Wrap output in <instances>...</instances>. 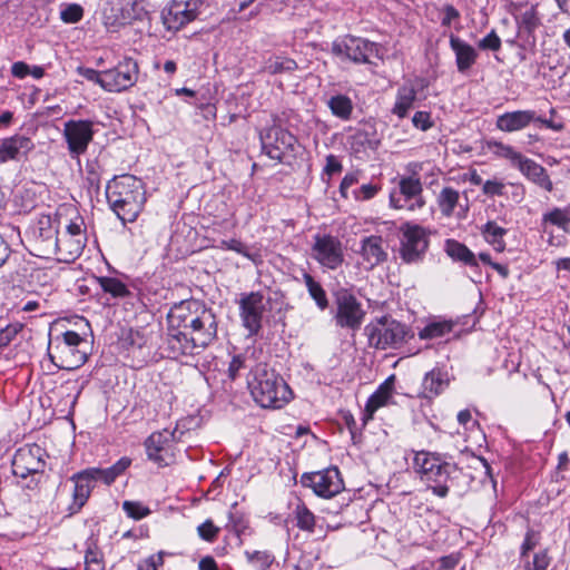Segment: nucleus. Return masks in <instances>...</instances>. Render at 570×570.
<instances>
[{"label":"nucleus","mask_w":570,"mask_h":570,"mask_svg":"<svg viewBox=\"0 0 570 570\" xmlns=\"http://www.w3.org/2000/svg\"><path fill=\"white\" fill-rule=\"evenodd\" d=\"M259 140L263 153L271 159L291 165L299 147L297 138L281 126L261 130Z\"/></svg>","instance_id":"obj_8"},{"label":"nucleus","mask_w":570,"mask_h":570,"mask_svg":"<svg viewBox=\"0 0 570 570\" xmlns=\"http://www.w3.org/2000/svg\"><path fill=\"white\" fill-rule=\"evenodd\" d=\"M336 325L342 328L358 330L363 323L365 312L357 298L345 288L335 293Z\"/></svg>","instance_id":"obj_18"},{"label":"nucleus","mask_w":570,"mask_h":570,"mask_svg":"<svg viewBox=\"0 0 570 570\" xmlns=\"http://www.w3.org/2000/svg\"><path fill=\"white\" fill-rule=\"evenodd\" d=\"M77 72L88 81L99 85L105 90L104 71H98L87 67H78Z\"/></svg>","instance_id":"obj_55"},{"label":"nucleus","mask_w":570,"mask_h":570,"mask_svg":"<svg viewBox=\"0 0 570 570\" xmlns=\"http://www.w3.org/2000/svg\"><path fill=\"white\" fill-rule=\"evenodd\" d=\"M138 62L129 57L120 60L114 68L104 70L105 90L121 92L131 88L138 80Z\"/></svg>","instance_id":"obj_22"},{"label":"nucleus","mask_w":570,"mask_h":570,"mask_svg":"<svg viewBox=\"0 0 570 570\" xmlns=\"http://www.w3.org/2000/svg\"><path fill=\"white\" fill-rule=\"evenodd\" d=\"M122 509L129 518L140 520L150 513V510L140 502L125 501Z\"/></svg>","instance_id":"obj_49"},{"label":"nucleus","mask_w":570,"mask_h":570,"mask_svg":"<svg viewBox=\"0 0 570 570\" xmlns=\"http://www.w3.org/2000/svg\"><path fill=\"white\" fill-rule=\"evenodd\" d=\"M444 250L453 261L461 262L470 267L479 266L474 253L459 240L446 239L444 244Z\"/></svg>","instance_id":"obj_33"},{"label":"nucleus","mask_w":570,"mask_h":570,"mask_svg":"<svg viewBox=\"0 0 570 570\" xmlns=\"http://www.w3.org/2000/svg\"><path fill=\"white\" fill-rule=\"evenodd\" d=\"M360 255L366 269H372L387 258L384 240L381 236L371 235L361 240Z\"/></svg>","instance_id":"obj_25"},{"label":"nucleus","mask_w":570,"mask_h":570,"mask_svg":"<svg viewBox=\"0 0 570 570\" xmlns=\"http://www.w3.org/2000/svg\"><path fill=\"white\" fill-rule=\"evenodd\" d=\"M460 193L452 187H444L438 196V205L443 216L451 217L459 204Z\"/></svg>","instance_id":"obj_39"},{"label":"nucleus","mask_w":570,"mask_h":570,"mask_svg":"<svg viewBox=\"0 0 570 570\" xmlns=\"http://www.w3.org/2000/svg\"><path fill=\"white\" fill-rule=\"evenodd\" d=\"M539 543L538 534L529 529L524 535V540L521 544V557H525L531 550H533Z\"/></svg>","instance_id":"obj_59"},{"label":"nucleus","mask_w":570,"mask_h":570,"mask_svg":"<svg viewBox=\"0 0 570 570\" xmlns=\"http://www.w3.org/2000/svg\"><path fill=\"white\" fill-rule=\"evenodd\" d=\"M505 185L498 179H489L484 181L482 191L484 195L489 197L494 196H503L504 195Z\"/></svg>","instance_id":"obj_56"},{"label":"nucleus","mask_w":570,"mask_h":570,"mask_svg":"<svg viewBox=\"0 0 570 570\" xmlns=\"http://www.w3.org/2000/svg\"><path fill=\"white\" fill-rule=\"evenodd\" d=\"M164 563L163 553L153 554L138 564V570H157Z\"/></svg>","instance_id":"obj_62"},{"label":"nucleus","mask_w":570,"mask_h":570,"mask_svg":"<svg viewBox=\"0 0 570 570\" xmlns=\"http://www.w3.org/2000/svg\"><path fill=\"white\" fill-rule=\"evenodd\" d=\"M245 361L246 360L242 354L235 355L232 358L227 370V375L232 381H234L238 376L240 370L247 367Z\"/></svg>","instance_id":"obj_58"},{"label":"nucleus","mask_w":570,"mask_h":570,"mask_svg":"<svg viewBox=\"0 0 570 570\" xmlns=\"http://www.w3.org/2000/svg\"><path fill=\"white\" fill-rule=\"evenodd\" d=\"M219 531L220 529L216 527L209 519L197 527L198 535L207 542L215 541Z\"/></svg>","instance_id":"obj_51"},{"label":"nucleus","mask_w":570,"mask_h":570,"mask_svg":"<svg viewBox=\"0 0 570 570\" xmlns=\"http://www.w3.org/2000/svg\"><path fill=\"white\" fill-rule=\"evenodd\" d=\"M453 326L451 321L431 322L419 332V337L421 340L440 338L452 332Z\"/></svg>","instance_id":"obj_41"},{"label":"nucleus","mask_w":570,"mask_h":570,"mask_svg":"<svg viewBox=\"0 0 570 570\" xmlns=\"http://www.w3.org/2000/svg\"><path fill=\"white\" fill-rule=\"evenodd\" d=\"M551 564V557L547 549L541 550L533 556V570H548Z\"/></svg>","instance_id":"obj_60"},{"label":"nucleus","mask_w":570,"mask_h":570,"mask_svg":"<svg viewBox=\"0 0 570 570\" xmlns=\"http://www.w3.org/2000/svg\"><path fill=\"white\" fill-rule=\"evenodd\" d=\"M226 529L234 532L239 539L249 529L248 520L238 511H229Z\"/></svg>","instance_id":"obj_45"},{"label":"nucleus","mask_w":570,"mask_h":570,"mask_svg":"<svg viewBox=\"0 0 570 570\" xmlns=\"http://www.w3.org/2000/svg\"><path fill=\"white\" fill-rule=\"evenodd\" d=\"M293 513L296 520V525L301 530L308 532L314 531L315 515L304 503L297 504Z\"/></svg>","instance_id":"obj_43"},{"label":"nucleus","mask_w":570,"mask_h":570,"mask_svg":"<svg viewBox=\"0 0 570 570\" xmlns=\"http://www.w3.org/2000/svg\"><path fill=\"white\" fill-rule=\"evenodd\" d=\"M390 205L395 209L414 212L425 205L423 185L416 175L401 176L390 193Z\"/></svg>","instance_id":"obj_11"},{"label":"nucleus","mask_w":570,"mask_h":570,"mask_svg":"<svg viewBox=\"0 0 570 570\" xmlns=\"http://www.w3.org/2000/svg\"><path fill=\"white\" fill-rule=\"evenodd\" d=\"M450 48L455 55V63L458 71L466 72L476 62L478 51L470 43L460 39L454 35H450Z\"/></svg>","instance_id":"obj_28"},{"label":"nucleus","mask_w":570,"mask_h":570,"mask_svg":"<svg viewBox=\"0 0 570 570\" xmlns=\"http://www.w3.org/2000/svg\"><path fill=\"white\" fill-rule=\"evenodd\" d=\"M331 51L341 60L354 63H371L372 57H377V43L364 38L346 36L332 42Z\"/></svg>","instance_id":"obj_12"},{"label":"nucleus","mask_w":570,"mask_h":570,"mask_svg":"<svg viewBox=\"0 0 570 570\" xmlns=\"http://www.w3.org/2000/svg\"><path fill=\"white\" fill-rule=\"evenodd\" d=\"M370 346L376 350L399 348L412 337L411 330L390 315L376 317L364 328Z\"/></svg>","instance_id":"obj_6"},{"label":"nucleus","mask_w":570,"mask_h":570,"mask_svg":"<svg viewBox=\"0 0 570 570\" xmlns=\"http://www.w3.org/2000/svg\"><path fill=\"white\" fill-rule=\"evenodd\" d=\"M166 351L168 357L199 354L217 336V321L210 308L196 299L175 304L168 315Z\"/></svg>","instance_id":"obj_1"},{"label":"nucleus","mask_w":570,"mask_h":570,"mask_svg":"<svg viewBox=\"0 0 570 570\" xmlns=\"http://www.w3.org/2000/svg\"><path fill=\"white\" fill-rule=\"evenodd\" d=\"M557 110L551 107L549 109V117L538 114L533 109L507 111L497 117L495 127L503 132L520 131L529 127L531 124L538 127H544L553 131H561L564 125L556 120Z\"/></svg>","instance_id":"obj_7"},{"label":"nucleus","mask_w":570,"mask_h":570,"mask_svg":"<svg viewBox=\"0 0 570 570\" xmlns=\"http://www.w3.org/2000/svg\"><path fill=\"white\" fill-rule=\"evenodd\" d=\"M507 233L508 230L505 228L499 226L493 220H489L481 227V234L484 240L499 253L505 249L504 236Z\"/></svg>","instance_id":"obj_37"},{"label":"nucleus","mask_w":570,"mask_h":570,"mask_svg":"<svg viewBox=\"0 0 570 570\" xmlns=\"http://www.w3.org/2000/svg\"><path fill=\"white\" fill-rule=\"evenodd\" d=\"M83 17V8L78 3L65 4L60 10V19L65 23H77Z\"/></svg>","instance_id":"obj_48"},{"label":"nucleus","mask_w":570,"mask_h":570,"mask_svg":"<svg viewBox=\"0 0 570 570\" xmlns=\"http://www.w3.org/2000/svg\"><path fill=\"white\" fill-rule=\"evenodd\" d=\"M332 115L343 121H347L352 118L354 110V104L352 99L344 94H336L326 102Z\"/></svg>","instance_id":"obj_36"},{"label":"nucleus","mask_w":570,"mask_h":570,"mask_svg":"<svg viewBox=\"0 0 570 570\" xmlns=\"http://www.w3.org/2000/svg\"><path fill=\"white\" fill-rule=\"evenodd\" d=\"M216 247L223 250H233L250 261H254V255L249 252L247 246L239 239H222L219 244L216 245Z\"/></svg>","instance_id":"obj_47"},{"label":"nucleus","mask_w":570,"mask_h":570,"mask_svg":"<svg viewBox=\"0 0 570 570\" xmlns=\"http://www.w3.org/2000/svg\"><path fill=\"white\" fill-rule=\"evenodd\" d=\"M86 341L75 331L57 335L49 344V357L61 370L73 371L88 360Z\"/></svg>","instance_id":"obj_5"},{"label":"nucleus","mask_w":570,"mask_h":570,"mask_svg":"<svg viewBox=\"0 0 570 570\" xmlns=\"http://www.w3.org/2000/svg\"><path fill=\"white\" fill-rule=\"evenodd\" d=\"M301 483L309 488L322 498H333L344 489V482L341 472L336 466H331L322 471L304 473Z\"/></svg>","instance_id":"obj_17"},{"label":"nucleus","mask_w":570,"mask_h":570,"mask_svg":"<svg viewBox=\"0 0 570 570\" xmlns=\"http://www.w3.org/2000/svg\"><path fill=\"white\" fill-rule=\"evenodd\" d=\"M429 247V235L422 226L405 224L401 228L400 257L406 264L420 263Z\"/></svg>","instance_id":"obj_13"},{"label":"nucleus","mask_w":570,"mask_h":570,"mask_svg":"<svg viewBox=\"0 0 570 570\" xmlns=\"http://www.w3.org/2000/svg\"><path fill=\"white\" fill-rule=\"evenodd\" d=\"M394 390V376H390L386 379L376 391L367 399L364 413L363 421L366 423L367 421L373 419L374 413L382 406L389 403V400L393 395Z\"/></svg>","instance_id":"obj_29"},{"label":"nucleus","mask_w":570,"mask_h":570,"mask_svg":"<svg viewBox=\"0 0 570 570\" xmlns=\"http://www.w3.org/2000/svg\"><path fill=\"white\" fill-rule=\"evenodd\" d=\"M415 100L416 90L413 87H402L397 90L391 112L397 118L404 119L413 108Z\"/></svg>","instance_id":"obj_35"},{"label":"nucleus","mask_w":570,"mask_h":570,"mask_svg":"<svg viewBox=\"0 0 570 570\" xmlns=\"http://www.w3.org/2000/svg\"><path fill=\"white\" fill-rule=\"evenodd\" d=\"M460 18V12L452 4H446L443 8V17L441 19V24L443 27H450L454 20Z\"/></svg>","instance_id":"obj_63"},{"label":"nucleus","mask_w":570,"mask_h":570,"mask_svg":"<svg viewBox=\"0 0 570 570\" xmlns=\"http://www.w3.org/2000/svg\"><path fill=\"white\" fill-rule=\"evenodd\" d=\"M87 244L86 226L82 217H76L66 226V230L57 238V259L63 263L75 262Z\"/></svg>","instance_id":"obj_10"},{"label":"nucleus","mask_w":570,"mask_h":570,"mask_svg":"<svg viewBox=\"0 0 570 570\" xmlns=\"http://www.w3.org/2000/svg\"><path fill=\"white\" fill-rule=\"evenodd\" d=\"M30 235L39 257H50L57 252L58 224L50 215H40L30 227Z\"/></svg>","instance_id":"obj_20"},{"label":"nucleus","mask_w":570,"mask_h":570,"mask_svg":"<svg viewBox=\"0 0 570 570\" xmlns=\"http://www.w3.org/2000/svg\"><path fill=\"white\" fill-rule=\"evenodd\" d=\"M489 149L498 157L510 160L511 165L517 167L523 155L512 146L501 141L492 140L488 142Z\"/></svg>","instance_id":"obj_42"},{"label":"nucleus","mask_w":570,"mask_h":570,"mask_svg":"<svg viewBox=\"0 0 570 570\" xmlns=\"http://www.w3.org/2000/svg\"><path fill=\"white\" fill-rule=\"evenodd\" d=\"M96 282L104 294L109 295L115 299H124L131 296V292L127 284L117 277L99 276Z\"/></svg>","instance_id":"obj_34"},{"label":"nucleus","mask_w":570,"mask_h":570,"mask_svg":"<svg viewBox=\"0 0 570 570\" xmlns=\"http://www.w3.org/2000/svg\"><path fill=\"white\" fill-rule=\"evenodd\" d=\"M20 324H10L0 330V350L7 347L21 330Z\"/></svg>","instance_id":"obj_54"},{"label":"nucleus","mask_w":570,"mask_h":570,"mask_svg":"<svg viewBox=\"0 0 570 570\" xmlns=\"http://www.w3.org/2000/svg\"><path fill=\"white\" fill-rule=\"evenodd\" d=\"M302 278L316 306L321 311H325L328 307V299L323 286L307 272H303Z\"/></svg>","instance_id":"obj_38"},{"label":"nucleus","mask_w":570,"mask_h":570,"mask_svg":"<svg viewBox=\"0 0 570 570\" xmlns=\"http://www.w3.org/2000/svg\"><path fill=\"white\" fill-rule=\"evenodd\" d=\"M147 456L160 466H167L176 461L177 442L175 431L167 429L154 432L145 442Z\"/></svg>","instance_id":"obj_19"},{"label":"nucleus","mask_w":570,"mask_h":570,"mask_svg":"<svg viewBox=\"0 0 570 570\" xmlns=\"http://www.w3.org/2000/svg\"><path fill=\"white\" fill-rule=\"evenodd\" d=\"M412 125L414 128L428 131L434 126L431 112L429 111H416L412 117Z\"/></svg>","instance_id":"obj_52"},{"label":"nucleus","mask_w":570,"mask_h":570,"mask_svg":"<svg viewBox=\"0 0 570 570\" xmlns=\"http://www.w3.org/2000/svg\"><path fill=\"white\" fill-rule=\"evenodd\" d=\"M47 458L46 450L40 445L26 444L12 458V473L20 479L30 476L31 481L27 487L33 489L39 483V476L45 473Z\"/></svg>","instance_id":"obj_9"},{"label":"nucleus","mask_w":570,"mask_h":570,"mask_svg":"<svg viewBox=\"0 0 570 570\" xmlns=\"http://www.w3.org/2000/svg\"><path fill=\"white\" fill-rule=\"evenodd\" d=\"M35 148L32 140L23 135L0 139V165L9 160H20Z\"/></svg>","instance_id":"obj_24"},{"label":"nucleus","mask_w":570,"mask_h":570,"mask_svg":"<svg viewBox=\"0 0 570 570\" xmlns=\"http://www.w3.org/2000/svg\"><path fill=\"white\" fill-rule=\"evenodd\" d=\"M206 6L205 0H173L161 12V20L169 31H178L194 21Z\"/></svg>","instance_id":"obj_14"},{"label":"nucleus","mask_w":570,"mask_h":570,"mask_svg":"<svg viewBox=\"0 0 570 570\" xmlns=\"http://www.w3.org/2000/svg\"><path fill=\"white\" fill-rule=\"evenodd\" d=\"M244 554L246 557L247 562L257 570H267L275 561L274 556L267 550H246Z\"/></svg>","instance_id":"obj_44"},{"label":"nucleus","mask_w":570,"mask_h":570,"mask_svg":"<svg viewBox=\"0 0 570 570\" xmlns=\"http://www.w3.org/2000/svg\"><path fill=\"white\" fill-rule=\"evenodd\" d=\"M87 176L86 181L90 189L99 190L100 188V174L95 165H87L86 168Z\"/></svg>","instance_id":"obj_61"},{"label":"nucleus","mask_w":570,"mask_h":570,"mask_svg":"<svg viewBox=\"0 0 570 570\" xmlns=\"http://www.w3.org/2000/svg\"><path fill=\"white\" fill-rule=\"evenodd\" d=\"M478 47L481 50L499 51L501 49V39L497 35L495 30H491L479 41Z\"/></svg>","instance_id":"obj_53"},{"label":"nucleus","mask_w":570,"mask_h":570,"mask_svg":"<svg viewBox=\"0 0 570 570\" xmlns=\"http://www.w3.org/2000/svg\"><path fill=\"white\" fill-rule=\"evenodd\" d=\"M541 227L547 230L548 227L553 226L564 233L570 232V203L564 207H552L544 212L541 217Z\"/></svg>","instance_id":"obj_30"},{"label":"nucleus","mask_w":570,"mask_h":570,"mask_svg":"<svg viewBox=\"0 0 570 570\" xmlns=\"http://www.w3.org/2000/svg\"><path fill=\"white\" fill-rule=\"evenodd\" d=\"M358 183V174L348 173L346 174L340 185V193L343 197H347V189Z\"/></svg>","instance_id":"obj_64"},{"label":"nucleus","mask_w":570,"mask_h":570,"mask_svg":"<svg viewBox=\"0 0 570 570\" xmlns=\"http://www.w3.org/2000/svg\"><path fill=\"white\" fill-rule=\"evenodd\" d=\"M311 256L325 269H337L344 262L342 243L332 235L316 234Z\"/></svg>","instance_id":"obj_21"},{"label":"nucleus","mask_w":570,"mask_h":570,"mask_svg":"<svg viewBox=\"0 0 570 570\" xmlns=\"http://www.w3.org/2000/svg\"><path fill=\"white\" fill-rule=\"evenodd\" d=\"M517 168L522 173L523 176H525L530 181L540 188L549 193L553 190V183L550 179L546 168L533 159L523 156L517 165Z\"/></svg>","instance_id":"obj_27"},{"label":"nucleus","mask_w":570,"mask_h":570,"mask_svg":"<svg viewBox=\"0 0 570 570\" xmlns=\"http://www.w3.org/2000/svg\"><path fill=\"white\" fill-rule=\"evenodd\" d=\"M70 481L73 482L72 501L67 510L72 515L87 503L96 482L87 469L72 474Z\"/></svg>","instance_id":"obj_23"},{"label":"nucleus","mask_w":570,"mask_h":570,"mask_svg":"<svg viewBox=\"0 0 570 570\" xmlns=\"http://www.w3.org/2000/svg\"><path fill=\"white\" fill-rule=\"evenodd\" d=\"M85 566H105L102 552L92 537L86 541Z\"/></svg>","instance_id":"obj_46"},{"label":"nucleus","mask_w":570,"mask_h":570,"mask_svg":"<svg viewBox=\"0 0 570 570\" xmlns=\"http://www.w3.org/2000/svg\"><path fill=\"white\" fill-rule=\"evenodd\" d=\"M247 384L254 401L265 409H281L292 399L283 377L263 363L250 370Z\"/></svg>","instance_id":"obj_4"},{"label":"nucleus","mask_w":570,"mask_h":570,"mask_svg":"<svg viewBox=\"0 0 570 570\" xmlns=\"http://www.w3.org/2000/svg\"><path fill=\"white\" fill-rule=\"evenodd\" d=\"M523 7L524 10L520 14L515 16L518 35L527 40L530 38L534 40V33L542 24L541 16L538 10L539 4L525 2Z\"/></svg>","instance_id":"obj_26"},{"label":"nucleus","mask_w":570,"mask_h":570,"mask_svg":"<svg viewBox=\"0 0 570 570\" xmlns=\"http://www.w3.org/2000/svg\"><path fill=\"white\" fill-rule=\"evenodd\" d=\"M94 121L89 119H70L63 124L62 136L67 142L71 158H78L87 153L94 139Z\"/></svg>","instance_id":"obj_15"},{"label":"nucleus","mask_w":570,"mask_h":570,"mask_svg":"<svg viewBox=\"0 0 570 570\" xmlns=\"http://www.w3.org/2000/svg\"><path fill=\"white\" fill-rule=\"evenodd\" d=\"M380 190V187L374 184H364L358 189L353 191L355 199L368 200L372 199Z\"/></svg>","instance_id":"obj_57"},{"label":"nucleus","mask_w":570,"mask_h":570,"mask_svg":"<svg viewBox=\"0 0 570 570\" xmlns=\"http://www.w3.org/2000/svg\"><path fill=\"white\" fill-rule=\"evenodd\" d=\"M379 141L366 129H358L350 137L351 149L354 154L364 153L366 149H374Z\"/></svg>","instance_id":"obj_40"},{"label":"nucleus","mask_w":570,"mask_h":570,"mask_svg":"<svg viewBox=\"0 0 570 570\" xmlns=\"http://www.w3.org/2000/svg\"><path fill=\"white\" fill-rule=\"evenodd\" d=\"M413 468L420 480L439 498H446L450 492L463 495L473 480L449 455L439 452H415Z\"/></svg>","instance_id":"obj_2"},{"label":"nucleus","mask_w":570,"mask_h":570,"mask_svg":"<svg viewBox=\"0 0 570 570\" xmlns=\"http://www.w3.org/2000/svg\"><path fill=\"white\" fill-rule=\"evenodd\" d=\"M108 204L124 223H132L144 209L146 189L144 181L130 174L114 177L106 187Z\"/></svg>","instance_id":"obj_3"},{"label":"nucleus","mask_w":570,"mask_h":570,"mask_svg":"<svg viewBox=\"0 0 570 570\" xmlns=\"http://www.w3.org/2000/svg\"><path fill=\"white\" fill-rule=\"evenodd\" d=\"M239 317L248 336H256L263 327L266 302L261 292L243 293L238 301Z\"/></svg>","instance_id":"obj_16"},{"label":"nucleus","mask_w":570,"mask_h":570,"mask_svg":"<svg viewBox=\"0 0 570 570\" xmlns=\"http://www.w3.org/2000/svg\"><path fill=\"white\" fill-rule=\"evenodd\" d=\"M449 385L446 372L440 368H433L425 374L422 382V393L425 397H434L442 393Z\"/></svg>","instance_id":"obj_31"},{"label":"nucleus","mask_w":570,"mask_h":570,"mask_svg":"<svg viewBox=\"0 0 570 570\" xmlns=\"http://www.w3.org/2000/svg\"><path fill=\"white\" fill-rule=\"evenodd\" d=\"M297 69L298 65L294 59L281 55H272L264 60L261 71L274 76L292 73Z\"/></svg>","instance_id":"obj_32"},{"label":"nucleus","mask_w":570,"mask_h":570,"mask_svg":"<svg viewBox=\"0 0 570 570\" xmlns=\"http://www.w3.org/2000/svg\"><path fill=\"white\" fill-rule=\"evenodd\" d=\"M87 470L92 475L95 482L101 480L107 485L111 484L119 476L112 466L107 469L88 468Z\"/></svg>","instance_id":"obj_50"}]
</instances>
